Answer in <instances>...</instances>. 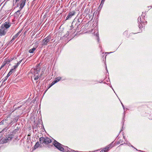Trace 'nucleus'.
I'll return each mask as SVG.
<instances>
[{
    "label": "nucleus",
    "instance_id": "nucleus-8",
    "mask_svg": "<svg viewBox=\"0 0 152 152\" xmlns=\"http://www.w3.org/2000/svg\"><path fill=\"white\" fill-rule=\"evenodd\" d=\"M113 142H112L108 145L106 146L105 148L103 149L100 151V152H107L110 148H111L112 147H113L114 146L113 145Z\"/></svg>",
    "mask_w": 152,
    "mask_h": 152
},
{
    "label": "nucleus",
    "instance_id": "nucleus-12",
    "mask_svg": "<svg viewBox=\"0 0 152 152\" xmlns=\"http://www.w3.org/2000/svg\"><path fill=\"white\" fill-rule=\"evenodd\" d=\"M26 0H21L20 1V8L21 9H22L25 5L26 1Z\"/></svg>",
    "mask_w": 152,
    "mask_h": 152
},
{
    "label": "nucleus",
    "instance_id": "nucleus-25",
    "mask_svg": "<svg viewBox=\"0 0 152 152\" xmlns=\"http://www.w3.org/2000/svg\"><path fill=\"white\" fill-rule=\"evenodd\" d=\"M18 66L17 65L14 66V68L13 69H14V70L17 68Z\"/></svg>",
    "mask_w": 152,
    "mask_h": 152
},
{
    "label": "nucleus",
    "instance_id": "nucleus-16",
    "mask_svg": "<svg viewBox=\"0 0 152 152\" xmlns=\"http://www.w3.org/2000/svg\"><path fill=\"white\" fill-rule=\"evenodd\" d=\"M36 50V48H34L29 50L28 52L30 53H33Z\"/></svg>",
    "mask_w": 152,
    "mask_h": 152
},
{
    "label": "nucleus",
    "instance_id": "nucleus-13",
    "mask_svg": "<svg viewBox=\"0 0 152 152\" xmlns=\"http://www.w3.org/2000/svg\"><path fill=\"white\" fill-rule=\"evenodd\" d=\"M22 31V30H20L12 38V40H14L15 38H16L19 36V34Z\"/></svg>",
    "mask_w": 152,
    "mask_h": 152
},
{
    "label": "nucleus",
    "instance_id": "nucleus-30",
    "mask_svg": "<svg viewBox=\"0 0 152 152\" xmlns=\"http://www.w3.org/2000/svg\"><path fill=\"white\" fill-rule=\"evenodd\" d=\"M19 1V0H15V2L16 3V2H17V1Z\"/></svg>",
    "mask_w": 152,
    "mask_h": 152
},
{
    "label": "nucleus",
    "instance_id": "nucleus-3",
    "mask_svg": "<svg viewBox=\"0 0 152 152\" xmlns=\"http://www.w3.org/2000/svg\"><path fill=\"white\" fill-rule=\"evenodd\" d=\"M81 20V19H74L72 22L71 28H75V30H77L79 28V26L80 25Z\"/></svg>",
    "mask_w": 152,
    "mask_h": 152
},
{
    "label": "nucleus",
    "instance_id": "nucleus-11",
    "mask_svg": "<svg viewBox=\"0 0 152 152\" xmlns=\"http://www.w3.org/2000/svg\"><path fill=\"white\" fill-rule=\"evenodd\" d=\"M75 11H70L69 12L68 15L66 17V20H67L70 19L73 16L75 15Z\"/></svg>",
    "mask_w": 152,
    "mask_h": 152
},
{
    "label": "nucleus",
    "instance_id": "nucleus-35",
    "mask_svg": "<svg viewBox=\"0 0 152 152\" xmlns=\"http://www.w3.org/2000/svg\"><path fill=\"white\" fill-rule=\"evenodd\" d=\"M131 146H132V147H133V148H134V147L133 146H132V145H131Z\"/></svg>",
    "mask_w": 152,
    "mask_h": 152
},
{
    "label": "nucleus",
    "instance_id": "nucleus-23",
    "mask_svg": "<svg viewBox=\"0 0 152 152\" xmlns=\"http://www.w3.org/2000/svg\"><path fill=\"white\" fill-rule=\"evenodd\" d=\"M14 40H12H12L9 42V44H11Z\"/></svg>",
    "mask_w": 152,
    "mask_h": 152
},
{
    "label": "nucleus",
    "instance_id": "nucleus-32",
    "mask_svg": "<svg viewBox=\"0 0 152 152\" xmlns=\"http://www.w3.org/2000/svg\"><path fill=\"white\" fill-rule=\"evenodd\" d=\"M121 104H122V106H123V108L124 109V105H123V104H122V103H121Z\"/></svg>",
    "mask_w": 152,
    "mask_h": 152
},
{
    "label": "nucleus",
    "instance_id": "nucleus-33",
    "mask_svg": "<svg viewBox=\"0 0 152 152\" xmlns=\"http://www.w3.org/2000/svg\"><path fill=\"white\" fill-rule=\"evenodd\" d=\"M120 143H121V142H120V141L118 142V143L120 144Z\"/></svg>",
    "mask_w": 152,
    "mask_h": 152
},
{
    "label": "nucleus",
    "instance_id": "nucleus-29",
    "mask_svg": "<svg viewBox=\"0 0 152 152\" xmlns=\"http://www.w3.org/2000/svg\"><path fill=\"white\" fill-rule=\"evenodd\" d=\"M21 10V9H20V10H18V11H17V12H20V11Z\"/></svg>",
    "mask_w": 152,
    "mask_h": 152
},
{
    "label": "nucleus",
    "instance_id": "nucleus-4",
    "mask_svg": "<svg viewBox=\"0 0 152 152\" xmlns=\"http://www.w3.org/2000/svg\"><path fill=\"white\" fill-rule=\"evenodd\" d=\"M138 21L139 23V27L140 29L145 27V25L147 24V22L143 18V16L141 15L138 18Z\"/></svg>",
    "mask_w": 152,
    "mask_h": 152
},
{
    "label": "nucleus",
    "instance_id": "nucleus-34",
    "mask_svg": "<svg viewBox=\"0 0 152 152\" xmlns=\"http://www.w3.org/2000/svg\"><path fill=\"white\" fill-rule=\"evenodd\" d=\"M124 34H127V32H126V31H125L124 32Z\"/></svg>",
    "mask_w": 152,
    "mask_h": 152
},
{
    "label": "nucleus",
    "instance_id": "nucleus-22",
    "mask_svg": "<svg viewBox=\"0 0 152 152\" xmlns=\"http://www.w3.org/2000/svg\"><path fill=\"white\" fill-rule=\"evenodd\" d=\"M103 5V4H101H101L99 7V8L100 9L102 7Z\"/></svg>",
    "mask_w": 152,
    "mask_h": 152
},
{
    "label": "nucleus",
    "instance_id": "nucleus-36",
    "mask_svg": "<svg viewBox=\"0 0 152 152\" xmlns=\"http://www.w3.org/2000/svg\"><path fill=\"white\" fill-rule=\"evenodd\" d=\"M123 145V144H121V145H120V146H121V145Z\"/></svg>",
    "mask_w": 152,
    "mask_h": 152
},
{
    "label": "nucleus",
    "instance_id": "nucleus-28",
    "mask_svg": "<svg viewBox=\"0 0 152 152\" xmlns=\"http://www.w3.org/2000/svg\"><path fill=\"white\" fill-rule=\"evenodd\" d=\"M134 34L133 33H131L130 34V36H133L134 35Z\"/></svg>",
    "mask_w": 152,
    "mask_h": 152
},
{
    "label": "nucleus",
    "instance_id": "nucleus-19",
    "mask_svg": "<svg viewBox=\"0 0 152 152\" xmlns=\"http://www.w3.org/2000/svg\"><path fill=\"white\" fill-rule=\"evenodd\" d=\"M55 83H54V82L53 81L50 84V85H49V86H48V88L47 90L46 91H47L48 89H49L50 87H51L52 86H53V85H54Z\"/></svg>",
    "mask_w": 152,
    "mask_h": 152
},
{
    "label": "nucleus",
    "instance_id": "nucleus-31",
    "mask_svg": "<svg viewBox=\"0 0 152 152\" xmlns=\"http://www.w3.org/2000/svg\"><path fill=\"white\" fill-rule=\"evenodd\" d=\"M136 149V150H137V151H142V152H143V151H141V150H137V149Z\"/></svg>",
    "mask_w": 152,
    "mask_h": 152
},
{
    "label": "nucleus",
    "instance_id": "nucleus-9",
    "mask_svg": "<svg viewBox=\"0 0 152 152\" xmlns=\"http://www.w3.org/2000/svg\"><path fill=\"white\" fill-rule=\"evenodd\" d=\"M7 31L8 29H6L1 26L0 28V36H4L7 33Z\"/></svg>",
    "mask_w": 152,
    "mask_h": 152
},
{
    "label": "nucleus",
    "instance_id": "nucleus-7",
    "mask_svg": "<svg viewBox=\"0 0 152 152\" xmlns=\"http://www.w3.org/2000/svg\"><path fill=\"white\" fill-rule=\"evenodd\" d=\"M13 136L12 134H9L5 138L3 139L2 141L4 143L7 142L12 139Z\"/></svg>",
    "mask_w": 152,
    "mask_h": 152
},
{
    "label": "nucleus",
    "instance_id": "nucleus-14",
    "mask_svg": "<svg viewBox=\"0 0 152 152\" xmlns=\"http://www.w3.org/2000/svg\"><path fill=\"white\" fill-rule=\"evenodd\" d=\"M40 144L39 143V142H37L36 143L35 145L34 146V150H35L37 148H38L40 145Z\"/></svg>",
    "mask_w": 152,
    "mask_h": 152
},
{
    "label": "nucleus",
    "instance_id": "nucleus-20",
    "mask_svg": "<svg viewBox=\"0 0 152 152\" xmlns=\"http://www.w3.org/2000/svg\"><path fill=\"white\" fill-rule=\"evenodd\" d=\"M8 77L7 76V75L5 77L4 79H3L2 80L3 83L7 79Z\"/></svg>",
    "mask_w": 152,
    "mask_h": 152
},
{
    "label": "nucleus",
    "instance_id": "nucleus-6",
    "mask_svg": "<svg viewBox=\"0 0 152 152\" xmlns=\"http://www.w3.org/2000/svg\"><path fill=\"white\" fill-rule=\"evenodd\" d=\"M51 37L49 35L47 36L46 38L43 39L41 42V45L42 46L47 45V44L48 42H50L53 39H51Z\"/></svg>",
    "mask_w": 152,
    "mask_h": 152
},
{
    "label": "nucleus",
    "instance_id": "nucleus-2",
    "mask_svg": "<svg viewBox=\"0 0 152 152\" xmlns=\"http://www.w3.org/2000/svg\"><path fill=\"white\" fill-rule=\"evenodd\" d=\"M40 70V68L38 66H37L35 68H32L30 71V73L33 75L31 77H35L34 80H37L42 75L41 74L40 76H39V72Z\"/></svg>",
    "mask_w": 152,
    "mask_h": 152
},
{
    "label": "nucleus",
    "instance_id": "nucleus-24",
    "mask_svg": "<svg viewBox=\"0 0 152 152\" xmlns=\"http://www.w3.org/2000/svg\"><path fill=\"white\" fill-rule=\"evenodd\" d=\"M48 147L50 148H51V147H53V145H48Z\"/></svg>",
    "mask_w": 152,
    "mask_h": 152
},
{
    "label": "nucleus",
    "instance_id": "nucleus-1",
    "mask_svg": "<svg viewBox=\"0 0 152 152\" xmlns=\"http://www.w3.org/2000/svg\"><path fill=\"white\" fill-rule=\"evenodd\" d=\"M53 144L56 148L61 151L63 152H64L65 151H66L65 152H74L73 150H71L70 151V149L68 147L61 144L56 140H54Z\"/></svg>",
    "mask_w": 152,
    "mask_h": 152
},
{
    "label": "nucleus",
    "instance_id": "nucleus-15",
    "mask_svg": "<svg viewBox=\"0 0 152 152\" xmlns=\"http://www.w3.org/2000/svg\"><path fill=\"white\" fill-rule=\"evenodd\" d=\"M7 63V62H5V61L3 63V64L1 65V67L0 68V71H3V69H2V68L3 67L5 66V65Z\"/></svg>",
    "mask_w": 152,
    "mask_h": 152
},
{
    "label": "nucleus",
    "instance_id": "nucleus-5",
    "mask_svg": "<svg viewBox=\"0 0 152 152\" xmlns=\"http://www.w3.org/2000/svg\"><path fill=\"white\" fill-rule=\"evenodd\" d=\"M39 141L40 143L42 144H48L51 142L52 141L48 137L44 138L43 137H40L39 139Z\"/></svg>",
    "mask_w": 152,
    "mask_h": 152
},
{
    "label": "nucleus",
    "instance_id": "nucleus-17",
    "mask_svg": "<svg viewBox=\"0 0 152 152\" xmlns=\"http://www.w3.org/2000/svg\"><path fill=\"white\" fill-rule=\"evenodd\" d=\"M61 79V77H58L56 78H55V80H54L53 81L54 82V83H56L58 81H59Z\"/></svg>",
    "mask_w": 152,
    "mask_h": 152
},
{
    "label": "nucleus",
    "instance_id": "nucleus-10",
    "mask_svg": "<svg viewBox=\"0 0 152 152\" xmlns=\"http://www.w3.org/2000/svg\"><path fill=\"white\" fill-rule=\"evenodd\" d=\"M11 24L8 22L6 21L2 24L1 26L4 28L7 29L11 26Z\"/></svg>",
    "mask_w": 152,
    "mask_h": 152
},
{
    "label": "nucleus",
    "instance_id": "nucleus-26",
    "mask_svg": "<svg viewBox=\"0 0 152 152\" xmlns=\"http://www.w3.org/2000/svg\"><path fill=\"white\" fill-rule=\"evenodd\" d=\"M105 1V0H102L101 1V4H103Z\"/></svg>",
    "mask_w": 152,
    "mask_h": 152
},
{
    "label": "nucleus",
    "instance_id": "nucleus-27",
    "mask_svg": "<svg viewBox=\"0 0 152 152\" xmlns=\"http://www.w3.org/2000/svg\"><path fill=\"white\" fill-rule=\"evenodd\" d=\"M7 128H5L4 129L2 130V131H3V132H4V131H7Z\"/></svg>",
    "mask_w": 152,
    "mask_h": 152
},
{
    "label": "nucleus",
    "instance_id": "nucleus-21",
    "mask_svg": "<svg viewBox=\"0 0 152 152\" xmlns=\"http://www.w3.org/2000/svg\"><path fill=\"white\" fill-rule=\"evenodd\" d=\"M23 60V59H22V60H21L20 61L18 62L17 63V65L18 66L21 63V62H22V61Z\"/></svg>",
    "mask_w": 152,
    "mask_h": 152
},
{
    "label": "nucleus",
    "instance_id": "nucleus-18",
    "mask_svg": "<svg viewBox=\"0 0 152 152\" xmlns=\"http://www.w3.org/2000/svg\"><path fill=\"white\" fill-rule=\"evenodd\" d=\"M14 69H11L9 71V72L7 74V76H8L9 77L12 74V73L14 72Z\"/></svg>",
    "mask_w": 152,
    "mask_h": 152
}]
</instances>
